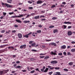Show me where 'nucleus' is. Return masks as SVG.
Instances as JSON below:
<instances>
[{"label": "nucleus", "instance_id": "obj_1", "mask_svg": "<svg viewBox=\"0 0 75 75\" xmlns=\"http://www.w3.org/2000/svg\"><path fill=\"white\" fill-rule=\"evenodd\" d=\"M47 67H48V68H49L50 70H52L53 69H54V68H55V69H57L58 70V69H59V67H53L52 66H48Z\"/></svg>", "mask_w": 75, "mask_h": 75}, {"label": "nucleus", "instance_id": "obj_2", "mask_svg": "<svg viewBox=\"0 0 75 75\" xmlns=\"http://www.w3.org/2000/svg\"><path fill=\"white\" fill-rule=\"evenodd\" d=\"M26 16V14H22L20 15V16H13L11 17V18H20V17H24V16Z\"/></svg>", "mask_w": 75, "mask_h": 75}, {"label": "nucleus", "instance_id": "obj_3", "mask_svg": "<svg viewBox=\"0 0 75 75\" xmlns=\"http://www.w3.org/2000/svg\"><path fill=\"white\" fill-rule=\"evenodd\" d=\"M9 71L8 70H3L0 71V75H1L3 74H4L6 73H7Z\"/></svg>", "mask_w": 75, "mask_h": 75}, {"label": "nucleus", "instance_id": "obj_4", "mask_svg": "<svg viewBox=\"0 0 75 75\" xmlns=\"http://www.w3.org/2000/svg\"><path fill=\"white\" fill-rule=\"evenodd\" d=\"M26 46L27 45H26L25 44L22 45L20 46V48H21V49H22V48H24L25 49L26 47Z\"/></svg>", "mask_w": 75, "mask_h": 75}, {"label": "nucleus", "instance_id": "obj_5", "mask_svg": "<svg viewBox=\"0 0 75 75\" xmlns=\"http://www.w3.org/2000/svg\"><path fill=\"white\" fill-rule=\"evenodd\" d=\"M50 63L52 64H54H54H57L58 62L56 60L52 61Z\"/></svg>", "mask_w": 75, "mask_h": 75}, {"label": "nucleus", "instance_id": "obj_6", "mask_svg": "<svg viewBox=\"0 0 75 75\" xmlns=\"http://www.w3.org/2000/svg\"><path fill=\"white\" fill-rule=\"evenodd\" d=\"M18 36V38H22V34L20 33H18L17 35Z\"/></svg>", "mask_w": 75, "mask_h": 75}, {"label": "nucleus", "instance_id": "obj_7", "mask_svg": "<svg viewBox=\"0 0 75 75\" xmlns=\"http://www.w3.org/2000/svg\"><path fill=\"white\" fill-rule=\"evenodd\" d=\"M49 45H54V46H55V47L57 46V44H55V43L54 42H53V43H51L49 44Z\"/></svg>", "mask_w": 75, "mask_h": 75}, {"label": "nucleus", "instance_id": "obj_8", "mask_svg": "<svg viewBox=\"0 0 75 75\" xmlns=\"http://www.w3.org/2000/svg\"><path fill=\"white\" fill-rule=\"evenodd\" d=\"M5 6H6L7 7H8L9 8H10V7H12V5L9 4L7 3H6V4H5Z\"/></svg>", "mask_w": 75, "mask_h": 75}, {"label": "nucleus", "instance_id": "obj_9", "mask_svg": "<svg viewBox=\"0 0 75 75\" xmlns=\"http://www.w3.org/2000/svg\"><path fill=\"white\" fill-rule=\"evenodd\" d=\"M67 34L68 35L70 36L72 34V33L71 31H69L67 33Z\"/></svg>", "mask_w": 75, "mask_h": 75}, {"label": "nucleus", "instance_id": "obj_10", "mask_svg": "<svg viewBox=\"0 0 75 75\" xmlns=\"http://www.w3.org/2000/svg\"><path fill=\"white\" fill-rule=\"evenodd\" d=\"M43 1H42V0H39L37 1V4H41V3H42Z\"/></svg>", "mask_w": 75, "mask_h": 75}, {"label": "nucleus", "instance_id": "obj_11", "mask_svg": "<svg viewBox=\"0 0 75 75\" xmlns=\"http://www.w3.org/2000/svg\"><path fill=\"white\" fill-rule=\"evenodd\" d=\"M50 55H56V53L52 51L51 52V53H50Z\"/></svg>", "mask_w": 75, "mask_h": 75}, {"label": "nucleus", "instance_id": "obj_12", "mask_svg": "<svg viewBox=\"0 0 75 75\" xmlns=\"http://www.w3.org/2000/svg\"><path fill=\"white\" fill-rule=\"evenodd\" d=\"M30 21H23V23H24V24H26L27 23H30Z\"/></svg>", "mask_w": 75, "mask_h": 75}, {"label": "nucleus", "instance_id": "obj_13", "mask_svg": "<svg viewBox=\"0 0 75 75\" xmlns=\"http://www.w3.org/2000/svg\"><path fill=\"white\" fill-rule=\"evenodd\" d=\"M16 22H17V23H22V21H20V20L16 19Z\"/></svg>", "mask_w": 75, "mask_h": 75}, {"label": "nucleus", "instance_id": "obj_14", "mask_svg": "<svg viewBox=\"0 0 75 75\" xmlns=\"http://www.w3.org/2000/svg\"><path fill=\"white\" fill-rule=\"evenodd\" d=\"M7 3H10V4H11L12 3V0H7Z\"/></svg>", "mask_w": 75, "mask_h": 75}, {"label": "nucleus", "instance_id": "obj_15", "mask_svg": "<svg viewBox=\"0 0 75 75\" xmlns=\"http://www.w3.org/2000/svg\"><path fill=\"white\" fill-rule=\"evenodd\" d=\"M6 45H2L0 46V48H4L5 47H6Z\"/></svg>", "mask_w": 75, "mask_h": 75}, {"label": "nucleus", "instance_id": "obj_16", "mask_svg": "<svg viewBox=\"0 0 75 75\" xmlns=\"http://www.w3.org/2000/svg\"><path fill=\"white\" fill-rule=\"evenodd\" d=\"M61 49H65L66 48V46L63 45L61 47Z\"/></svg>", "mask_w": 75, "mask_h": 75}, {"label": "nucleus", "instance_id": "obj_17", "mask_svg": "<svg viewBox=\"0 0 75 75\" xmlns=\"http://www.w3.org/2000/svg\"><path fill=\"white\" fill-rule=\"evenodd\" d=\"M73 64H74V62H70L68 64L70 66H72Z\"/></svg>", "mask_w": 75, "mask_h": 75}, {"label": "nucleus", "instance_id": "obj_18", "mask_svg": "<svg viewBox=\"0 0 75 75\" xmlns=\"http://www.w3.org/2000/svg\"><path fill=\"white\" fill-rule=\"evenodd\" d=\"M36 45V44L35 43H33L31 45L32 47H35V46Z\"/></svg>", "mask_w": 75, "mask_h": 75}, {"label": "nucleus", "instance_id": "obj_19", "mask_svg": "<svg viewBox=\"0 0 75 75\" xmlns=\"http://www.w3.org/2000/svg\"><path fill=\"white\" fill-rule=\"evenodd\" d=\"M49 69L48 68H46L45 70L44 71V72H47Z\"/></svg>", "mask_w": 75, "mask_h": 75}, {"label": "nucleus", "instance_id": "obj_20", "mask_svg": "<svg viewBox=\"0 0 75 75\" xmlns=\"http://www.w3.org/2000/svg\"><path fill=\"white\" fill-rule=\"evenodd\" d=\"M39 18H40L39 16H36L34 17L35 19H39Z\"/></svg>", "mask_w": 75, "mask_h": 75}, {"label": "nucleus", "instance_id": "obj_21", "mask_svg": "<svg viewBox=\"0 0 75 75\" xmlns=\"http://www.w3.org/2000/svg\"><path fill=\"white\" fill-rule=\"evenodd\" d=\"M64 24H72V23H71V22H65L64 23Z\"/></svg>", "mask_w": 75, "mask_h": 75}, {"label": "nucleus", "instance_id": "obj_22", "mask_svg": "<svg viewBox=\"0 0 75 75\" xmlns=\"http://www.w3.org/2000/svg\"><path fill=\"white\" fill-rule=\"evenodd\" d=\"M58 30L57 29H56L54 30L53 31V33H57V32H58Z\"/></svg>", "mask_w": 75, "mask_h": 75}, {"label": "nucleus", "instance_id": "obj_23", "mask_svg": "<svg viewBox=\"0 0 75 75\" xmlns=\"http://www.w3.org/2000/svg\"><path fill=\"white\" fill-rule=\"evenodd\" d=\"M71 52H75V49H72L71 50Z\"/></svg>", "mask_w": 75, "mask_h": 75}, {"label": "nucleus", "instance_id": "obj_24", "mask_svg": "<svg viewBox=\"0 0 75 75\" xmlns=\"http://www.w3.org/2000/svg\"><path fill=\"white\" fill-rule=\"evenodd\" d=\"M8 49H10V48H12V49H14V48L12 46H11L8 47Z\"/></svg>", "mask_w": 75, "mask_h": 75}, {"label": "nucleus", "instance_id": "obj_25", "mask_svg": "<svg viewBox=\"0 0 75 75\" xmlns=\"http://www.w3.org/2000/svg\"><path fill=\"white\" fill-rule=\"evenodd\" d=\"M11 31V30H8V31H7L6 32V34H9V33H10Z\"/></svg>", "mask_w": 75, "mask_h": 75}, {"label": "nucleus", "instance_id": "obj_26", "mask_svg": "<svg viewBox=\"0 0 75 75\" xmlns=\"http://www.w3.org/2000/svg\"><path fill=\"white\" fill-rule=\"evenodd\" d=\"M50 58V57L48 56H46L44 58L45 59H48V58Z\"/></svg>", "mask_w": 75, "mask_h": 75}, {"label": "nucleus", "instance_id": "obj_27", "mask_svg": "<svg viewBox=\"0 0 75 75\" xmlns=\"http://www.w3.org/2000/svg\"><path fill=\"white\" fill-rule=\"evenodd\" d=\"M37 33H41V30H37Z\"/></svg>", "mask_w": 75, "mask_h": 75}, {"label": "nucleus", "instance_id": "obj_28", "mask_svg": "<svg viewBox=\"0 0 75 75\" xmlns=\"http://www.w3.org/2000/svg\"><path fill=\"white\" fill-rule=\"evenodd\" d=\"M52 20H57L58 19V18L57 17H53L52 18Z\"/></svg>", "mask_w": 75, "mask_h": 75}, {"label": "nucleus", "instance_id": "obj_29", "mask_svg": "<svg viewBox=\"0 0 75 75\" xmlns=\"http://www.w3.org/2000/svg\"><path fill=\"white\" fill-rule=\"evenodd\" d=\"M24 37H25L26 38H28V34L25 35H24Z\"/></svg>", "mask_w": 75, "mask_h": 75}, {"label": "nucleus", "instance_id": "obj_30", "mask_svg": "<svg viewBox=\"0 0 75 75\" xmlns=\"http://www.w3.org/2000/svg\"><path fill=\"white\" fill-rule=\"evenodd\" d=\"M3 15H4V16L5 17V16L7 14V13L6 12H3Z\"/></svg>", "mask_w": 75, "mask_h": 75}, {"label": "nucleus", "instance_id": "obj_31", "mask_svg": "<svg viewBox=\"0 0 75 75\" xmlns=\"http://www.w3.org/2000/svg\"><path fill=\"white\" fill-rule=\"evenodd\" d=\"M31 16V15H29V14L27 15V16L25 18H28V17H30Z\"/></svg>", "mask_w": 75, "mask_h": 75}, {"label": "nucleus", "instance_id": "obj_32", "mask_svg": "<svg viewBox=\"0 0 75 75\" xmlns=\"http://www.w3.org/2000/svg\"><path fill=\"white\" fill-rule=\"evenodd\" d=\"M29 9H30V10H32V9H33V7H28Z\"/></svg>", "mask_w": 75, "mask_h": 75}, {"label": "nucleus", "instance_id": "obj_33", "mask_svg": "<svg viewBox=\"0 0 75 75\" xmlns=\"http://www.w3.org/2000/svg\"><path fill=\"white\" fill-rule=\"evenodd\" d=\"M62 27H63V28H64V29H65L66 28H67V25H63L62 26Z\"/></svg>", "mask_w": 75, "mask_h": 75}, {"label": "nucleus", "instance_id": "obj_34", "mask_svg": "<svg viewBox=\"0 0 75 75\" xmlns=\"http://www.w3.org/2000/svg\"><path fill=\"white\" fill-rule=\"evenodd\" d=\"M56 6L55 5H53L51 7V8H54V7H55Z\"/></svg>", "mask_w": 75, "mask_h": 75}, {"label": "nucleus", "instance_id": "obj_35", "mask_svg": "<svg viewBox=\"0 0 75 75\" xmlns=\"http://www.w3.org/2000/svg\"><path fill=\"white\" fill-rule=\"evenodd\" d=\"M54 27V26L51 25V26H49V28H53Z\"/></svg>", "mask_w": 75, "mask_h": 75}, {"label": "nucleus", "instance_id": "obj_36", "mask_svg": "<svg viewBox=\"0 0 75 75\" xmlns=\"http://www.w3.org/2000/svg\"><path fill=\"white\" fill-rule=\"evenodd\" d=\"M67 55H71V54L70 53V52H67Z\"/></svg>", "mask_w": 75, "mask_h": 75}, {"label": "nucleus", "instance_id": "obj_37", "mask_svg": "<svg viewBox=\"0 0 75 75\" xmlns=\"http://www.w3.org/2000/svg\"><path fill=\"white\" fill-rule=\"evenodd\" d=\"M34 42V41H30L29 42V44H32V43H33Z\"/></svg>", "mask_w": 75, "mask_h": 75}, {"label": "nucleus", "instance_id": "obj_38", "mask_svg": "<svg viewBox=\"0 0 75 75\" xmlns=\"http://www.w3.org/2000/svg\"><path fill=\"white\" fill-rule=\"evenodd\" d=\"M35 72V70H33L32 71H31L30 72V73H31V74H33V73H34Z\"/></svg>", "mask_w": 75, "mask_h": 75}, {"label": "nucleus", "instance_id": "obj_39", "mask_svg": "<svg viewBox=\"0 0 75 75\" xmlns=\"http://www.w3.org/2000/svg\"><path fill=\"white\" fill-rule=\"evenodd\" d=\"M31 51H32L33 52H37V51L36 50L33 49Z\"/></svg>", "mask_w": 75, "mask_h": 75}, {"label": "nucleus", "instance_id": "obj_40", "mask_svg": "<svg viewBox=\"0 0 75 75\" xmlns=\"http://www.w3.org/2000/svg\"><path fill=\"white\" fill-rule=\"evenodd\" d=\"M64 71H66L67 72L68 71V70L67 69H64Z\"/></svg>", "mask_w": 75, "mask_h": 75}, {"label": "nucleus", "instance_id": "obj_41", "mask_svg": "<svg viewBox=\"0 0 75 75\" xmlns=\"http://www.w3.org/2000/svg\"><path fill=\"white\" fill-rule=\"evenodd\" d=\"M17 68L18 69H20L21 68V67L20 66H17Z\"/></svg>", "mask_w": 75, "mask_h": 75}, {"label": "nucleus", "instance_id": "obj_42", "mask_svg": "<svg viewBox=\"0 0 75 75\" xmlns=\"http://www.w3.org/2000/svg\"><path fill=\"white\" fill-rule=\"evenodd\" d=\"M12 33H16V30H12Z\"/></svg>", "mask_w": 75, "mask_h": 75}, {"label": "nucleus", "instance_id": "obj_43", "mask_svg": "<svg viewBox=\"0 0 75 75\" xmlns=\"http://www.w3.org/2000/svg\"><path fill=\"white\" fill-rule=\"evenodd\" d=\"M14 14V12H10L9 13V15H11V14Z\"/></svg>", "mask_w": 75, "mask_h": 75}, {"label": "nucleus", "instance_id": "obj_44", "mask_svg": "<svg viewBox=\"0 0 75 75\" xmlns=\"http://www.w3.org/2000/svg\"><path fill=\"white\" fill-rule=\"evenodd\" d=\"M58 55H60V56L62 55V53H59L58 54Z\"/></svg>", "mask_w": 75, "mask_h": 75}, {"label": "nucleus", "instance_id": "obj_45", "mask_svg": "<svg viewBox=\"0 0 75 75\" xmlns=\"http://www.w3.org/2000/svg\"><path fill=\"white\" fill-rule=\"evenodd\" d=\"M28 3H30V4H31L32 3H33L31 1H28Z\"/></svg>", "mask_w": 75, "mask_h": 75}, {"label": "nucleus", "instance_id": "obj_46", "mask_svg": "<svg viewBox=\"0 0 75 75\" xmlns=\"http://www.w3.org/2000/svg\"><path fill=\"white\" fill-rule=\"evenodd\" d=\"M4 17V16H3L0 17V19H3Z\"/></svg>", "mask_w": 75, "mask_h": 75}, {"label": "nucleus", "instance_id": "obj_47", "mask_svg": "<svg viewBox=\"0 0 75 75\" xmlns=\"http://www.w3.org/2000/svg\"><path fill=\"white\" fill-rule=\"evenodd\" d=\"M42 17H43V18H44V17H45V16L42 15H41L40 16V18H41Z\"/></svg>", "mask_w": 75, "mask_h": 75}, {"label": "nucleus", "instance_id": "obj_48", "mask_svg": "<svg viewBox=\"0 0 75 75\" xmlns=\"http://www.w3.org/2000/svg\"><path fill=\"white\" fill-rule=\"evenodd\" d=\"M2 5L3 6H4V5H6V3H1Z\"/></svg>", "mask_w": 75, "mask_h": 75}, {"label": "nucleus", "instance_id": "obj_49", "mask_svg": "<svg viewBox=\"0 0 75 75\" xmlns=\"http://www.w3.org/2000/svg\"><path fill=\"white\" fill-rule=\"evenodd\" d=\"M35 70L37 71H38V72H40V71L39 70V69H38V68H37L36 69H35Z\"/></svg>", "mask_w": 75, "mask_h": 75}, {"label": "nucleus", "instance_id": "obj_50", "mask_svg": "<svg viewBox=\"0 0 75 75\" xmlns=\"http://www.w3.org/2000/svg\"><path fill=\"white\" fill-rule=\"evenodd\" d=\"M23 72H26V71H27V70H21Z\"/></svg>", "mask_w": 75, "mask_h": 75}, {"label": "nucleus", "instance_id": "obj_51", "mask_svg": "<svg viewBox=\"0 0 75 75\" xmlns=\"http://www.w3.org/2000/svg\"><path fill=\"white\" fill-rule=\"evenodd\" d=\"M27 69H28V70L29 71H30V70H31L30 69V68H29L28 67H27Z\"/></svg>", "mask_w": 75, "mask_h": 75}, {"label": "nucleus", "instance_id": "obj_52", "mask_svg": "<svg viewBox=\"0 0 75 75\" xmlns=\"http://www.w3.org/2000/svg\"><path fill=\"white\" fill-rule=\"evenodd\" d=\"M52 73H53V72H52V71L49 72V75H51V74H52Z\"/></svg>", "mask_w": 75, "mask_h": 75}, {"label": "nucleus", "instance_id": "obj_53", "mask_svg": "<svg viewBox=\"0 0 75 75\" xmlns=\"http://www.w3.org/2000/svg\"><path fill=\"white\" fill-rule=\"evenodd\" d=\"M5 32V30H2L1 31L2 33H4Z\"/></svg>", "mask_w": 75, "mask_h": 75}, {"label": "nucleus", "instance_id": "obj_54", "mask_svg": "<svg viewBox=\"0 0 75 75\" xmlns=\"http://www.w3.org/2000/svg\"><path fill=\"white\" fill-rule=\"evenodd\" d=\"M20 62L19 61H17L16 62V64H19V63H20Z\"/></svg>", "mask_w": 75, "mask_h": 75}, {"label": "nucleus", "instance_id": "obj_55", "mask_svg": "<svg viewBox=\"0 0 75 75\" xmlns=\"http://www.w3.org/2000/svg\"><path fill=\"white\" fill-rule=\"evenodd\" d=\"M45 56H40V58H44Z\"/></svg>", "mask_w": 75, "mask_h": 75}, {"label": "nucleus", "instance_id": "obj_56", "mask_svg": "<svg viewBox=\"0 0 75 75\" xmlns=\"http://www.w3.org/2000/svg\"><path fill=\"white\" fill-rule=\"evenodd\" d=\"M63 54H64V55H67V53H66V52H63Z\"/></svg>", "mask_w": 75, "mask_h": 75}, {"label": "nucleus", "instance_id": "obj_57", "mask_svg": "<svg viewBox=\"0 0 75 75\" xmlns=\"http://www.w3.org/2000/svg\"><path fill=\"white\" fill-rule=\"evenodd\" d=\"M51 41V40H46V41H47V42H49V41Z\"/></svg>", "mask_w": 75, "mask_h": 75}, {"label": "nucleus", "instance_id": "obj_58", "mask_svg": "<svg viewBox=\"0 0 75 75\" xmlns=\"http://www.w3.org/2000/svg\"><path fill=\"white\" fill-rule=\"evenodd\" d=\"M71 7L72 8L73 7H74V5L72 4L71 5Z\"/></svg>", "mask_w": 75, "mask_h": 75}, {"label": "nucleus", "instance_id": "obj_59", "mask_svg": "<svg viewBox=\"0 0 75 75\" xmlns=\"http://www.w3.org/2000/svg\"><path fill=\"white\" fill-rule=\"evenodd\" d=\"M45 55L44 54L41 53L40 54V55Z\"/></svg>", "mask_w": 75, "mask_h": 75}, {"label": "nucleus", "instance_id": "obj_60", "mask_svg": "<svg viewBox=\"0 0 75 75\" xmlns=\"http://www.w3.org/2000/svg\"><path fill=\"white\" fill-rule=\"evenodd\" d=\"M32 34V32H30V33H29L28 34V35H30V34Z\"/></svg>", "mask_w": 75, "mask_h": 75}, {"label": "nucleus", "instance_id": "obj_61", "mask_svg": "<svg viewBox=\"0 0 75 75\" xmlns=\"http://www.w3.org/2000/svg\"><path fill=\"white\" fill-rule=\"evenodd\" d=\"M71 44H75V42L74 41H73L71 42Z\"/></svg>", "mask_w": 75, "mask_h": 75}, {"label": "nucleus", "instance_id": "obj_62", "mask_svg": "<svg viewBox=\"0 0 75 75\" xmlns=\"http://www.w3.org/2000/svg\"><path fill=\"white\" fill-rule=\"evenodd\" d=\"M39 27H40V28H42V25H39Z\"/></svg>", "mask_w": 75, "mask_h": 75}, {"label": "nucleus", "instance_id": "obj_63", "mask_svg": "<svg viewBox=\"0 0 75 75\" xmlns=\"http://www.w3.org/2000/svg\"><path fill=\"white\" fill-rule=\"evenodd\" d=\"M63 4H66V3L65 2H63L62 3Z\"/></svg>", "mask_w": 75, "mask_h": 75}, {"label": "nucleus", "instance_id": "obj_64", "mask_svg": "<svg viewBox=\"0 0 75 75\" xmlns=\"http://www.w3.org/2000/svg\"><path fill=\"white\" fill-rule=\"evenodd\" d=\"M14 27H18V25H14Z\"/></svg>", "mask_w": 75, "mask_h": 75}]
</instances>
